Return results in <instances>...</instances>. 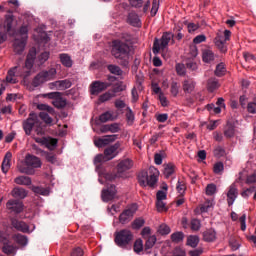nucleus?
<instances>
[{"instance_id": "27", "label": "nucleus", "mask_w": 256, "mask_h": 256, "mask_svg": "<svg viewBox=\"0 0 256 256\" xmlns=\"http://www.w3.org/2000/svg\"><path fill=\"white\" fill-rule=\"evenodd\" d=\"M203 239L208 243H212V241L217 239V232H215L213 229H208L203 233Z\"/></svg>"}, {"instance_id": "2", "label": "nucleus", "mask_w": 256, "mask_h": 256, "mask_svg": "<svg viewBox=\"0 0 256 256\" xmlns=\"http://www.w3.org/2000/svg\"><path fill=\"white\" fill-rule=\"evenodd\" d=\"M42 165L41 158L27 154L24 159V166L18 167V171L24 175H35V169H41Z\"/></svg>"}, {"instance_id": "7", "label": "nucleus", "mask_w": 256, "mask_h": 256, "mask_svg": "<svg viewBox=\"0 0 256 256\" xmlns=\"http://www.w3.org/2000/svg\"><path fill=\"white\" fill-rule=\"evenodd\" d=\"M39 116L35 112H31L29 117L23 121L22 127L26 135H31L33 128L39 125Z\"/></svg>"}, {"instance_id": "53", "label": "nucleus", "mask_w": 256, "mask_h": 256, "mask_svg": "<svg viewBox=\"0 0 256 256\" xmlns=\"http://www.w3.org/2000/svg\"><path fill=\"white\" fill-rule=\"evenodd\" d=\"M217 193V185L215 184H208L206 186V195L212 196Z\"/></svg>"}, {"instance_id": "6", "label": "nucleus", "mask_w": 256, "mask_h": 256, "mask_svg": "<svg viewBox=\"0 0 256 256\" xmlns=\"http://www.w3.org/2000/svg\"><path fill=\"white\" fill-rule=\"evenodd\" d=\"M114 241L118 247L125 248L131 241H133V233H131V230L129 229L120 230L115 233Z\"/></svg>"}, {"instance_id": "45", "label": "nucleus", "mask_w": 256, "mask_h": 256, "mask_svg": "<svg viewBox=\"0 0 256 256\" xmlns=\"http://www.w3.org/2000/svg\"><path fill=\"white\" fill-rule=\"evenodd\" d=\"M187 245L195 249L199 245V236H189L187 238Z\"/></svg>"}, {"instance_id": "43", "label": "nucleus", "mask_w": 256, "mask_h": 256, "mask_svg": "<svg viewBox=\"0 0 256 256\" xmlns=\"http://www.w3.org/2000/svg\"><path fill=\"white\" fill-rule=\"evenodd\" d=\"M156 209L158 213L167 212L169 210L167 203H165L164 200H156Z\"/></svg>"}, {"instance_id": "55", "label": "nucleus", "mask_w": 256, "mask_h": 256, "mask_svg": "<svg viewBox=\"0 0 256 256\" xmlns=\"http://www.w3.org/2000/svg\"><path fill=\"white\" fill-rule=\"evenodd\" d=\"M143 225H145V220L143 218H137L132 223L133 229H141Z\"/></svg>"}, {"instance_id": "11", "label": "nucleus", "mask_w": 256, "mask_h": 256, "mask_svg": "<svg viewBox=\"0 0 256 256\" xmlns=\"http://www.w3.org/2000/svg\"><path fill=\"white\" fill-rule=\"evenodd\" d=\"M37 57V52L35 49H32L29 51L26 62H25V69H26V74L24 77H29L31 75V69H33V65H35V59Z\"/></svg>"}, {"instance_id": "8", "label": "nucleus", "mask_w": 256, "mask_h": 256, "mask_svg": "<svg viewBox=\"0 0 256 256\" xmlns=\"http://www.w3.org/2000/svg\"><path fill=\"white\" fill-rule=\"evenodd\" d=\"M44 97L52 99V105H54L56 109H65V107H67V99L63 98V93L61 92H50L44 94Z\"/></svg>"}, {"instance_id": "37", "label": "nucleus", "mask_w": 256, "mask_h": 256, "mask_svg": "<svg viewBox=\"0 0 256 256\" xmlns=\"http://www.w3.org/2000/svg\"><path fill=\"white\" fill-rule=\"evenodd\" d=\"M117 91H112V92H105L104 94L100 95L99 101L100 103H105L107 101H111L114 97H116Z\"/></svg>"}, {"instance_id": "14", "label": "nucleus", "mask_w": 256, "mask_h": 256, "mask_svg": "<svg viewBox=\"0 0 256 256\" xmlns=\"http://www.w3.org/2000/svg\"><path fill=\"white\" fill-rule=\"evenodd\" d=\"M6 208L11 213H22L23 211V202L20 200L11 199L6 203Z\"/></svg>"}, {"instance_id": "60", "label": "nucleus", "mask_w": 256, "mask_h": 256, "mask_svg": "<svg viewBox=\"0 0 256 256\" xmlns=\"http://www.w3.org/2000/svg\"><path fill=\"white\" fill-rule=\"evenodd\" d=\"M49 52H42L39 56H38V61L40 63V65H43V63H45L46 61L49 60Z\"/></svg>"}, {"instance_id": "19", "label": "nucleus", "mask_w": 256, "mask_h": 256, "mask_svg": "<svg viewBox=\"0 0 256 256\" xmlns=\"http://www.w3.org/2000/svg\"><path fill=\"white\" fill-rule=\"evenodd\" d=\"M121 131L120 123L105 124L100 127L101 133H119Z\"/></svg>"}, {"instance_id": "28", "label": "nucleus", "mask_w": 256, "mask_h": 256, "mask_svg": "<svg viewBox=\"0 0 256 256\" xmlns=\"http://www.w3.org/2000/svg\"><path fill=\"white\" fill-rule=\"evenodd\" d=\"M128 23L133 27H139L141 25V20L139 19V15L134 12L129 13L128 15Z\"/></svg>"}, {"instance_id": "10", "label": "nucleus", "mask_w": 256, "mask_h": 256, "mask_svg": "<svg viewBox=\"0 0 256 256\" xmlns=\"http://www.w3.org/2000/svg\"><path fill=\"white\" fill-rule=\"evenodd\" d=\"M137 213V207L132 206L126 210H124L119 216V222L122 225H127L130 221L133 220V216Z\"/></svg>"}, {"instance_id": "52", "label": "nucleus", "mask_w": 256, "mask_h": 256, "mask_svg": "<svg viewBox=\"0 0 256 256\" xmlns=\"http://www.w3.org/2000/svg\"><path fill=\"white\" fill-rule=\"evenodd\" d=\"M59 85V90L64 91V89H69L71 88V81L69 80H59L58 82Z\"/></svg>"}, {"instance_id": "62", "label": "nucleus", "mask_w": 256, "mask_h": 256, "mask_svg": "<svg viewBox=\"0 0 256 256\" xmlns=\"http://www.w3.org/2000/svg\"><path fill=\"white\" fill-rule=\"evenodd\" d=\"M83 255H85V252H83V249L81 247L74 248L70 253V256H83Z\"/></svg>"}, {"instance_id": "48", "label": "nucleus", "mask_w": 256, "mask_h": 256, "mask_svg": "<svg viewBox=\"0 0 256 256\" xmlns=\"http://www.w3.org/2000/svg\"><path fill=\"white\" fill-rule=\"evenodd\" d=\"M108 71H110L112 75H118V76L123 75V70H121V68L117 65H109Z\"/></svg>"}, {"instance_id": "18", "label": "nucleus", "mask_w": 256, "mask_h": 256, "mask_svg": "<svg viewBox=\"0 0 256 256\" xmlns=\"http://www.w3.org/2000/svg\"><path fill=\"white\" fill-rule=\"evenodd\" d=\"M196 85H197V82H195V80H193L192 78H187V79H184L182 82V89L184 93L191 95V93L195 91Z\"/></svg>"}, {"instance_id": "51", "label": "nucleus", "mask_w": 256, "mask_h": 256, "mask_svg": "<svg viewBox=\"0 0 256 256\" xmlns=\"http://www.w3.org/2000/svg\"><path fill=\"white\" fill-rule=\"evenodd\" d=\"M158 233H160V235H169L171 228L166 224H161L158 228Z\"/></svg>"}, {"instance_id": "47", "label": "nucleus", "mask_w": 256, "mask_h": 256, "mask_svg": "<svg viewBox=\"0 0 256 256\" xmlns=\"http://www.w3.org/2000/svg\"><path fill=\"white\" fill-rule=\"evenodd\" d=\"M226 72H227V69L225 68V64L220 63L216 66V70L214 73L216 77H223V75H225Z\"/></svg>"}, {"instance_id": "21", "label": "nucleus", "mask_w": 256, "mask_h": 256, "mask_svg": "<svg viewBox=\"0 0 256 256\" xmlns=\"http://www.w3.org/2000/svg\"><path fill=\"white\" fill-rule=\"evenodd\" d=\"M11 225L17 231H21V233H30L29 225H27V223H25L24 221H19L17 219H12Z\"/></svg>"}, {"instance_id": "23", "label": "nucleus", "mask_w": 256, "mask_h": 256, "mask_svg": "<svg viewBox=\"0 0 256 256\" xmlns=\"http://www.w3.org/2000/svg\"><path fill=\"white\" fill-rule=\"evenodd\" d=\"M13 158V154L11 152H6L3 162H2V172L3 173H8L9 169H11V159Z\"/></svg>"}, {"instance_id": "56", "label": "nucleus", "mask_w": 256, "mask_h": 256, "mask_svg": "<svg viewBox=\"0 0 256 256\" xmlns=\"http://www.w3.org/2000/svg\"><path fill=\"white\" fill-rule=\"evenodd\" d=\"M45 159L48 161V163L55 164L57 163V156H55L53 153L44 152Z\"/></svg>"}, {"instance_id": "36", "label": "nucleus", "mask_w": 256, "mask_h": 256, "mask_svg": "<svg viewBox=\"0 0 256 256\" xmlns=\"http://www.w3.org/2000/svg\"><path fill=\"white\" fill-rule=\"evenodd\" d=\"M148 177L149 174L147 171H142L138 174V183L141 185V187H147Z\"/></svg>"}, {"instance_id": "40", "label": "nucleus", "mask_w": 256, "mask_h": 256, "mask_svg": "<svg viewBox=\"0 0 256 256\" xmlns=\"http://www.w3.org/2000/svg\"><path fill=\"white\" fill-rule=\"evenodd\" d=\"M2 251H3V253H5V255H15V253L17 251V247L6 243L2 247Z\"/></svg>"}, {"instance_id": "41", "label": "nucleus", "mask_w": 256, "mask_h": 256, "mask_svg": "<svg viewBox=\"0 0 256 256\" xmlns=\"http://www.w3.org/2000/svg\"><path fill=\"white\" fill-rule=\"evenodd\" d=\"M13 239L16 241V243H18V245H22L23 247H25V245L28 243V239L25 235L16 234L13 236Z\"/></svg>"}, {"instance_id": "44", "label": "nucleus", "mask_w": 256, "mask_h": 256, "mask_svg": "<svg viewBox=\"0 0 256 256\" xmlns=\"http://www.w3.org/2000/svg\"><path fill=\"white\" fill-rule=\"evenodd\" d=\"M183 239H185V234H183V232H175L171 234V241L173 243H181Z\"/></svg>"}, {"instance_id": "46", "label": "nucleus", "mask_w": 256, "mask_h": 256, "mask_svg": "<svg viewBox=\"0 0 256 256\" xmlns=\"http://www.w3.org/2000/svg\"><path fill=\"white\" fill-rule=\"evenodd\" d=\"M44 147H47L50 151H53L55 147H57V139L55 138H46V143H44Z\"/></svg>"}, {"instance_id": "22", "label": "nucleus", "mask_w": 256, "mask_h": 256, "mask_svg": "<svg viewBox=\"0 0 256 256\" xmlns=\"http://www.w3.org/2000/svg\"><path fill=\"white\" fill-rule=\"evenodd\" d=\"M151 174L148 176L147 187H155L159 181V170L150 168Z\"/></svg>"}, {"instance_id": "32", "label": "nucleus", "mask_w": 256, "mask_h": 256, "mask_svg": "<svg viewBox=\"0 0 256 256\" xmlns=\"http://www.w3.org/2000/svg\"><path fill=\"white\" fill-rule=\"evenodd\" d=\"M14 183H16V185L29 186V185H31L32 181L29 176H18L14 179Z\"/></svg>"}, {"instance_id": "63", "label": "nucleus", "mask_w": 256, "mask_h": 256, "mask_svg": "<svg viewBox=\"0 0 256 256\" xmlns=\"http://www.w3.org/2000/svg\"><path fill=\"white\" fill-rule=\"evenodd\" d=\"M174 256H187V252H185V249L181 247H176L173 252Z\"/></svg>"}, {"instance_id": "38", "label": "nucleus", "mask_w": 256, "mask_h": 256, "mask_svg": "<svg viewBox=\"0 0 256 256\" xmlns=\"http://www.w3.org/2000/svg\"><path fill=\"white\" fill-rule=\"evenodd\" d=\"M214 205L215 202L213 200H206L205 203L200 206L201 213H207L210 209H213Z\"/></svg>"}, {"instance_id": "31", "label": "nucleus", "mask_w": 256, "mask_h": 256, "mask_svg": "<svg viewBox=\"0 0 256 256\" xmlns=\"http://www.w3.org/2000/svg\"><path fill=\"white\" fill-rule=\"evenodd\" d=\"M15 73H17V66L11 68L6 76V83H17V78L15 77Z\"/></svg>"}, {"instance_id": "16", "label": "nucleus", "mask_w": 256, "mask_h": 256, "mask_svg": "<svg viewBox=\"0 0 256 256\" xmlns=\"http://www.w3.org/2000/svg\"><path fill=\"white\" fill-rule=\"evenodd\" d=\"M118 135H106L103 138H98L97 140L94 141V145L96 147H105L109 145L110 143H114V141H117Z\"/></svg>"}, {"instance_id": "59", "label": "nucleus", "mask_w": 256, "mask_h": 256, "mask_svg": "<svg viewBox=\"0 0 256 256\" xmlns=\"http://www.w3.org/2000/svg\"><path fill=\"white\" fill-rule=\"evenodd\" d=\"M158 11H159V0H153L152 8H151L152 17H155V15H157Z\"/></svg>"}, {"instance_id": "30", "label": "nucleus", "mask_w": 256, "mask_h": 256, "mask_svg": "<svg viewBox=\"0 0 256 256\" xmlns=\"http://www.w3.org/2000/svg\"><path fill=\"white\" fill-rule=\"evenodd\" d=\"M12 197L16 199H25L27 197V190L23 188H14L12 190Z\"/></svg>"}, {"instance_id": "29", "label": "nucleus", "mask_w": 256, "mask_h": 256, "mask_svg": "<svg viewBox=\"0 0 256 256\" xmlns=\"http://www.w3.org/2000/svg\"><path fill=\"white\" fill-rule=\"evenodd\" d=\"M224 136L226 139H232V137H235V126L233 124L227 123L224 128Z\"/></svg>"}, {"instance_id": "17", "label": "nucleus", "mask_w": 256, "mask_h": 256, "mask_svg": "<svg viewBox=\"0 0 256 256\" xmlns=\"http://www.w3.org/2000/svg\"><path fill=\"white\" fill-rule=\"evenodd\" d=\"M120 147L121 143L116 142L114 145H111L104 150V156H106L107 161H111V159H115V157H117V149Z\"/></svg>"}, {"instance_id": "35", "label": "nucleus", "mask_w": 256, "mask_h": 256, "mask_svg": "<svg viewBox=\"0 0 256 256\" xmlns=\"http://www.w3.org/2000/svg\"><path fill=\"white\" fill-rule=\"evenodd\" d=\"M8 15L5 16V29L7 33L11 32V29H13V14L11 11H8Z\"/></svg>"}, {"instance_id": "15", "label": "nucleus", "mask_w": 256, "mask_h": 256, "mask_svg": "<svg viewBox=\"0 0 256 256\" xmlns=\"http://www.w3.org/2000/svg\"><path fill=\"white\" fill-rule=\"evenodd\" d=\"M115 195H117V188L115 185H111L109 188L102 190V201L109 203V201H113Z\"/></svg>"}, {"instance_id": "1", "label": "nucleus", "mask_w": 256, "mask_h": 256, "mask_svg": "<svg viewBox=\"0 0 256 256\" xmlns=\"http://www.w3.org/2000/svg\"><path fill=\"white\" fill-rule=\"evenodd\" d=\"M129 41H131V36L128 33H122L120 38L112 41L111 54L118 59L123 67L129 65V54L131 53Z\"/></svg>"}, {"instance_id": "61", "label": "nucleus", "mask_w": 256, "mask_h": 256, "mask_svg": "<svg viewBox=\"0 0 256 256\" xmlns=\"http://www.w3.org/2000/svg\"><path fill=\"white\" fill-rule=\"evenodd\" d=\"M224 169L225 166L223 165V162H218L214 165V173H216V175H219V173H223Z\"/></svg>"}, {"instance_id": "64", "label": "nucleus", "mask_w": 256, "mask_h": 256, "mask_svg": "<svg viewBox=\"0 0 256 256\" xmlns=\"http://www.w3.org/2000/svg\"><path fill=\"white\" fill-rule=\"evenodd\" d=\"M246 183L247 185H253V183H256V172L247 176Z\"/></svg>"}, {"instance_id": "39", "label": "nucleus", "mask_w": 256, "mask_h": 256, "mask_svg": "<svg viewBox=\"0 0 256 256\" xmlns=\"http://www.w3.org/2000/svg\"><path fill=\"white\" fill-rule=\"evenodd\" d=\"M156 243H157V237L155 235L149 236L144 245L146 251L148 249H153Z\"/></svg>"}, {"instance_id": "26", "label": "nucleus", "mask_w": 256, "mask_h": 256, "mask_svg": "<svg viewBox=\"0 0 256 256\" xmlns=\"http://www.w3.org/2000/svg\"><path fill=\"white\" fill-rule=\"evenodd\" d=\"M59 59L64 67H73V60L71 59V56H69V54L62 53L59 55Z\"/></svg>"}, {"instance_id": "9", "label": "nucleus", "mask_w": 256, "mask_h": 256, "mask_svg": "<svg viewBox=\"0 0 256 256\" xmlns=\"http://www.w3.org/2000/svg\"><path fill=\"white\" fill-rule=\"evenodd\" d=\"M173 37V33L165 32L160 40L156 39L153 45V53L157 54L159 53L160 49H166L167 45H169V42L171 41V39H173Z\"/></svg>"}, {"instance_id": "58", "label": "nucleus", "mask_w": 256, "mask_h": 256, "mask_svg": "<svg viewBox=\"0 0 256 256\" xmlns=\"http://www.w3.org/2000/svg\"><path fill=\"white\" fill-rule=\"evenodd\" d=\"M176 189L180 195H183L187 190V186H185L184 182L178 181L176 185Z\"/></svg>"}, {"instance_id": "24", "label": "nucleus", "mask_w": 256, "mask_h": 256, "mask_svg": "<svg viewBox=\"0 0 256 256\" xmlns=\"http://www.w3.org/2000/svg\"><path fill=\"white\" fill-rule=\"evenodd\" d=\"M206 87H207V91H209V93H213L221 87V84H219V80L217 78H210L207 81Z\"/></svg>"}, {"instance_id": "4", "label": "nucleus", "mask_w": 256, "mask_h": 256, "mask_svg": "<svg viewBox=\"0 0 256 256\" xmlns=\"http://www.w3.org/2000/svg\"><path fill=\"white\" fill-rule=\"evenodd\" d=\"M129 169H133V160L131 159H124L120 161L117 165V173H106L105 179L107 181H113L115 179H119L123 177V174Z\"/></svg>"}, {"instance_id": "25", "label": "nucleus", "mask_w": 256, "mask_h": 256, "mask_svg": "<svg viewBox=\"0 0 256 256\" xmlns=\"http://www.w3.org/2000/svg\"><path fill=\"white\" fill-rule=\"evenodd\" d=\"M202 61H204V63H211V61H215V53H213V50H210V49L203 50Z\"/></svg>"}, {"instance_id": "49", "label": "nucleus", "mask_w": 256, "mask_h": 256, "mask_svg": "<svg viewBox=\"0 0 256 256\" xmlns=\"http://www.w3.org/2000/svg\"><path fill=\"white\" fill-rule=\"evenodd\" d=\"M39 117L46 123V125H51V123H53V118L46 112H40Z\"/></svg>"}, {"instance_id": "54", "label": "nucleus", "mask_w": 256, "mask_h": 256, "mask_svg": "<svg viewBox=\"0 0 256 256\" xmlns=\"http://www.w3.org/2000/svg\"><path fill=\"white\" fill-rule=\"evenodd\" d=\"M247 111H248V113H251L252 115L256 114V97H254L252 102H249L247 104Z\"/></svg>"}, {"instance_id": "42", "label": "nucleus", "mask_w": 256, "mask_h": 256, "mask_svg": "<svg viewBox=\"0 0 256 256\" xmlns=\"http://www.w3.org/2000/svg\"><path fill=\"white\" fill-rule=\"evenodd\" d=\"M179 82L177 81H172L170 85V93L173 97H177L179 95V89H180Z\"/></svg>"}, {"instance_id": "3", "label": "nucleus", "mask_w": 256, "mask_h": 256, "mask_svg": "<svg viewBox=\"0 0 256 256\" xmlns=\"http://www.w3.org/2000/svg\"><path fill=\"white\" fill-rule=\"evenodd\" d=\"M27 39H29V26L23 25L15 35L14 51L18 55H21L25 51V45H27Z\"/></svg>"}, {"instance_id": "33", "label": "nucleus", "mask_w": 256, "mask_h": 256, "mask_svg": "<svg viewBox=\"0 0 256 256\" xmlns=\"http://www.w3.org/2000/svg\"><path fill=\"white\" fill-rule=\"evenodd\" d=\"M99 121H100V123H107L109 121H115V117H113V112L106 111V112L102 113L99 116Z\"/></svg>"}, {"instance_id": "57", "label": "nucleus", "mask_w": 256, "mask_h": 256, "mask_svg": "<svg viewBox=\"0 0 256 256\" xmlns=\"http://www.w3.org/2000/svg\"><path fill=\"white\" fill-rule=\"evenodd\" d=\"M134 251H135V253H141V251H143V240L138 239L135 241Z\"/></svg>"}, {"instance_id": "12", "label": "nucleus", "mask_w": 256, "mask_h": 256, "mask_svg": "<svg viewBox=\"0 0 256 256\" xmlns=\"http://www.w3.org/2000/svg\"><path fill=\"white\" fill-rule=\"evenodd\" d=\"M226 196H227V203H228L229 207H231V205H233L235 203V200L239 196V189L237 188L236 183H232L228 187V191L226 193Z\"/></svg>"}, {"instance_id": "34", "label": "nucleus", "mask_w": 256, "mask_h": 256, "mask_svg": "<svg viewBox=\"0 0 256 256\" xmlns=\"http://www.w3.org/2000/svg\"><path fill=\"white\" fill-rule=\"evenodd\" d=\"M164 176L166 177V179H169V177H171V175H173V173H175V164L173 163H169V164H164Z\"/></svg>"}, {"instance_id": "50", "label": "nucleus", "mask_w": 256, "mask_h": 256, "mask_svg": "<svg viewBox=\"0 0 256 256\" xmlns=\"http://www.w3.org/2000/svg\"><path fill=\"white\" fill-rule=\"evenodd\" d=\"M175 68H176L177 75H179L180 77H183L187 73L185 64L178 63L176 64Z\"/></svg>"}, {"instance_id": "20", "label": "nucleus", "mask_w": 256, "mask_h": 256, "mask_svg": "<svg viewBox=\"0 0 256 256\" xmlns=\"http://www.w3.org/2000/svg\"><path fill=\"white\" fill-rule=\"evenodd\" d=\"M129 3L131 7H135L136 9H140V7H143L144 13H147V11H149V6L151 5L150 0H129Z\"/></svg>"}, {"instance_id": "5", "label": "nucleus", "mask_w": 256, "mask_h": 256, "mask_svg": "<svg viewBox=\"0 0 256 256\" xmlns=\"http://www.w3.org/2000/svg\"><path fill=\"white\" fill-rule=\"evenodd\" d=\"M56 75H57V69L55 68H50L48 71H41L33 78L32 86L41 87L43 83H47V81H53Z\"/></svg>"}, {"instance_id": "13", "label": "nucleus", "mask_w": 256, "mask_h": 256, "mask_svg": "<svg viewBox=\"0 0 256 256\" xmlns=\"http://www.w3.org/2000/svg\"><path fill=\"white\" fill-rule=\"evenodd\" d=\"M109 87V83L101 82V81H94L90 85V93L91 95H99V93H103L105 89Z\"/></svg>"}]
</instances>
